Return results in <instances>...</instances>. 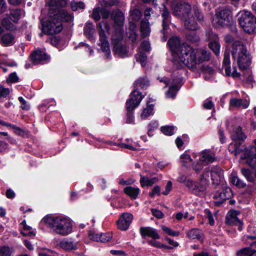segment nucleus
Listing matches in <instances>:
<instances>
[{
  "instance_id": "obj_59",
  "label": "nucleus",
  "mask_w": 256,
  "mask_h": 256,
  "mask_svg": "<svg viewBox=\"0 0 256 256\" xmlns=\"http://www.w3.org/2000/svg\"><path fill=\"white\" fill-rule=\"evenodd\" d=\"M181 161L183 163H188L192 161L190 156L186 154H182L180 156Z\"/></svg>"
},
{
  "instance_id": "obj_5",
  "label": "nucleus",
  "mask_w": 256,
  "mask_h": 256,
  "mask_svg": "<svg viewBox=\"0 0 256 256\" xmlns=\"http://www.w3.org/2000/svg\"><path fill=\"white\" fill-rule=\"evenodd\" d=\"M228 150L235 156L242 154L240 158L246 160V163L252 168H256V147L250 146L248 148L243 149L240 148L236 144H230L228 146Z\"/></svg>"
},
{
  "instance_id": "obj_48",
  "label": "nucleus",
  "mask_w": 256,
  "mask_h": 256,
  "mask_svg": "<svg viewBox=\"0 0 256 256\" xmlns=\"http://www.w3.org/2000/svg\"><path fill=\"white\" fill-rule=\"evenodd\" d=\"M161 131L165 135L172 136L174 134V127L169 126H163L161 128Z\"/></svg>"
},
{
  "instance_id": "obj_64",
  "label": "nucleus",
  "mask_w": 256,
  "mask_h": 256,
  "mask_svg": "<svg viewBox=\"0 0 256 256\" xmlns=\"http://www.w3.org/2000/svg\"><path fill=\"white\" fill-rule=\"evenodd\" d=\"M8 144L6 142L0 141V152H2L8 148Z\"/></svg>"
},
{
  "instance_id": "obj_21",
  "label": "nucleus",
  "mask_w": 256,
  "mask_h": 256,
  "mask_svg": "<svg viewBox=\"0 0 256 256\" xmlns=\"http://www.w3.org/2000/svg\"><path fill=\"white\" fill-rule=\"evenodd\" d=\"M32 60L35 64L46 61L48 58L46 53L42 50H38L34 52L32 54Z\"/></svg>"
},
{
  "instance_id": "obj_27",
  "label": "nucleus",
  "mask_w": 256,
  "mask_h": 256,
  "mask_svg": "<svg viewBox=\"0 0 256 256\" xmlns=\"http://www.w3.org/2000/svg\"><path fill=\"white\" fill-rule=\"evenodd\" d=\"M60 246L66 250H71L78 248V244L74 242L71 240L64 239L60 243Z\"/></svg>"
},
{
  "instance_id": "obj_23",
  "label": "nucleus",
  "mask_w": 256,
  "mask_h": 256,
  "mask_svg": "<svg viewBox=\"0 0 256 256\" xmlns=\"http://www.w3.org/2000/svg\"><path fill=\"white\" fill-rule=\"evenodd\" d=\"M142 236H148L154 239H158L160 236L156 229L150 227H142L140 230Z\"/></svg>"
},
{
  "instance_id": "obj_55",
  "label": "nucleus",
  "mask_w": 256,
  "mask_h": 256,
  "mask_svg": "<svg viewBox=\"0 0 256 256\" xmlns=\"http://www.w3.org/2000/svg\"><path fill=\"white\" fill-rule=\"evenodd\" d=\"M100 235L96 234L95 232H90L88 234L89 238L91 240L96 242H100Z\"/></svg>"
},
{
  "instance_id": "obj_32",
  "label": "nucleus",
  "mask_w": 256,
  "mask_h": 256,
  "mask_svg": "<svg viewBox=\"0 0 256 256\" xmlns=\"http://www.w3.org/2000/svg\"><path fill=\"white\" fill-rule=\"evenodd\" d=\"M124 192L132 198H136L140 192V189L138 188L128 186L126 187L124 190Z\"/></svg>"
},
{
  "instance_id": "obj_6",
  "label": "nucleus",
  "mask_w": 256,
  "mask_h": 256,
  "mask_svg": "<svg viewBox=\"0 0 256 256\" xmlns=\"http://www.w3.org/2000/svg\"><path fill=\"white\" fill-rule=\"evenodd\" d=\"M64 20L60 16L49 14L48 19L42 23V31L48 34L60 32L62 30V21Z\"/></svg>"
},
{
  "instance_id": "obj_29",
  "label": "nucleus",
  "mask_w": 256,
  "mask_h": 256,
  "mask_svg": "<svg viewBox=\"0 0 256 256\" xmlns=\"http://www.w3.org/2000/svg\"><path fill=\"white\" fill-rule=\"evenodd\" d=\"M140 175V182L142 187L150 186L154 183H156L159 181V179L158 177L150 178L148 176H142L141 174Z\"/></svg>"
},
{
  "instance_id": "obj_56",
  "label": "nucleus",
  "mask_w": 256,
  "mask_h": 256,
  "mask_svg": "<svg viewBox=\"0 0 256 256\" xmlns=\"http://www.w3.org/2000/svg\"><path fill=\"white\" fill-rule=\"evenodd\" d=\"M150 196L151 197H154L156 194L160 196V188L158 186H154L152 191L149 193Z\"/></svg>"
},
{
  "instance_id": "obj_34",
  "label": "nucleus",
  "mask_w": 256,
  "mask_h": 256,
  "mask_svg": "<svg viewBox=\"0 0 256 256\" xmlns=\"http://www.w3.org/2000/svg\"><path fill=\"white\" fill-rule=\"evenodd\" d=\"M242 174L244 176L248 182H254L255 178L253 175V172L248 168H242L240 170Z\"/></svg>"
},
{
  "instance_id": "obj_7",
  "label": "nucleus",
  "mask_w": 256,
  "mask_h": 256,
  "mask_svg": "<svg viewBox=\"0 0 256 256\" xmlns=\"http://www.w3.org/2000/svg\"><path fill=\"white\" fill-rule=\"evenodd\" d=\"M238 20L246 32L250 34L256 32V18L250 12L244 11L240 12Z\"/></svg>"
},
{
  "instance_id": "obj_44",
  "label": "nucleus",
  "mask_w": 256,
  "mask_h": 256,
  "mask_svg": "<svg viewBox=\"0 0 256 256\" xmlns=\"http://www.w3.org/2000/svg\"><path fill=\"white\" fill-rule=\"evenodd\" d=\"M94 31V25L92 23L88 22L86 24L84 28V32L88 36H90L92 35Z\"/></svg>"
},
{
  "instance_id": "obj_50",
  "label": "nucleus",
  "mask_w": 256,
  "mask_h": 256,
  "mask_svg": "<svg viewBox=\"0 0 256 256\" xmlns=\"http://www.w3.org/2000/svg\"><path fill=\"white\" fill-rule=\"evenodd\" d=\"M2 25L7 30H12L14 28V25L10 22L8 18H4L2 20Z\"/></svg>"
},
{
  "instance_id": "obj_40",
  "label": "nucleus",
  "mask_w": 256,
  "mask_h": 256,
  "mask_svg": "<svg viewBox=\"0 0 256 256\" xmlns=\"http://www.w3.org/2000/svg\"><path fill=\"white\" fill-rule=\"evenodd\" d=\"M136 60L140 63L142 66H144L146 65L147 57L144 52L139 51V52L136 55Z\"/></svg>"
},
{
  "instance_id": "obj_4",
  "label": "nucleus",
  "mask_w": 256,
  "mask_h": 256,
  "mask_svg": "<svg viewBox=\"0 0 256 256\" xmlns=\"http://www.w3.org/2000/svg\"><path fill=\"white\" fill-rule=\"evenodd\" d=\"M232 56L240 70H247L251 63V58L246 48L242 42L235 41L232 44Z\"/></svg>"
},
{
  "instance_id": "obj_39",
  "label": "nucleus",
  "mask_w": 256,
  "mask_h": 256,
  "mask_svg": "<svg viewBox=\"0 0 256 256\" xmlns=\"http://www.w3.org/2000/svg\"><path fill=\"white\" fill-rule=\"evenodd\" d=\"M179 90L178 84H174L172 86L168 92L166 93V96L168 98H173L176 95L177 92Z\"/></svg>"
},
{
  "instance_id": "obj_10",
  "label": "nucleus",
  "mask_w": 256,
  "mask_h": 256,
  "mask_svg": "<svg viewBox=\"0 0 256 256\" xmlns=\"http://www.w3.org/2000/svg\"><path fill=\"white\" fill-rule=\"evenodd\" d=\"M122 38L123 35L120 32H119L118 35L112 34V36L113 52L116 56L120 58H124L128 56V48L122 42Z\"/></svg>"
},
{
  "instance_id": "obj_52",
  "label": "nucleus",
  "mask_w": 256,
  "mask_h": 256,
  "mask_svg": "<svg viewBox=\"0 0 256 256\" xmlns=\"http://www.w3.org/2000/svg\"><path fill=\"white\" fill-rule=\"evenodd\" d=\"M150 44L149 42L147 41L143 42L139 48V51L143 52H148L150 50Z\"/></svg>"
},
{
  "instance_id": "obj_58",
  "label": "nucleus",
  "mask_w": 256,
  "mask_h": 256,
  "mask_svg": "<svg viewBox=\"0 0 256 256\" xmlns=\"http://www.w3.org/2000/svg\"><path fill=\"white\" fill-rule=\"evenodd\" d=\"M10 94V90L8 88L0 86V98L6 97Z\"/></svg>"
},
{
  "instance_id": "obj_60",
  "label": "nucleus",
  "mask_w": 256,
  "mask_h": 256,
  "mask_svg": "<svg viewBox=\"0 0 256 256\" xmlns=\"http://www.w3.org/2000/svg\"><path fill=\"white\" fill-rule=\"evenodd\" d=\"M205 213L206 215L208 218V219L209 224L212 226L214 225V222L212 213L208 210H205Z\"/></svg>"
},
{
  "instance_id": "obj_57",
  "label": "nucleus",
  "mask_w": 256,
  "mask_h": 256,
  "mask_svg": "<svg viewBox=\"0 0 256 256\" xmlns=\"http://www.w3.org/2000/svg\"><path fill=\"white\" fill-rule=\"evenodd\" d=\"M172 184L171 181H168L165 187V190L162 192L164 195H168L172 190Z\"/></svg>"
},
{
  "instance_id": "obj_25",
  "label": "nucleus",
  "mask_w": 256,
  "mask_h": 256,
  "mask_svg": "<svg viewBox=\"0 0 256 256\" xmlns=\"http://www.w3.org/2000/svg\"><path fill=\"white\" fill-rule=\"evenodd\" d=\"M162 8H161L160 11L162 12L161 14L163 18L162 27L163 32L164 33V32L168 28V24L170 22V13L164 4H162Z\"/></svg>"
},
{
  "instance_id": "obj_22",
  "label": "nucleus",
  "mask_w": 256,
  "mask_h": 256,
  "mask_svg": "<svg viewBox=\"0 0 256 256\" xmlns=\"http://www.w3.org/2000/svg\"><path fill=\"white\" fill-rule=\"evenodd\" d=\"M232 138L236 142H243L246 138V136L242 130L240 126L234 128L230 133Z\"/></svg>"
},
{
  "instance_id": "obj_38",
  "label": "nucleus",
  "mask_w": 256,
  "mask_h": 256,
  "mask_svg": "<svg viewBox=\"0 0 256 256\" xmlns=\"http://www.w3.org/2000/svg\"><path fill=\"white\" fill-rule=\"evenodd\" d=\"M149 85V81L143 78H140L134 83V86L137 88L140 87L142 88H146Z\"/></svg>"
},
{
  "instance_id": "obj_2",
  "label": "nucleus",
  "mask_w": 256,
  "mask_h": 256,
  "mask_svg": "<svg viewBox=\"0 0 256 256\" xmlns=\"http://www.w3.org/2000/svg\"><path fill=\"white\" fill-rule=\"evenodd\" d=\"M210 178L212 180L213 184H218L222 178V169L218 166L206 168L200 177L198 185L195 182L190 179L185 180L184 184L193 193L200 196L204 194L209 184Z\"/></svg>"
},
{
  "instance_id": "obj_12",
  "label": "nucleus",
  "mask_w": 256,
  "mask_h": 256,
  "mask_svg": "<svg viewBox=\"0 0 256 256\" xmlns=\"http://www.w3.org/2000/svg\"><path fill=\"white\" fill-rule=\"evenodd\" d=\"M100 30V41L101 48L104 52L106 53V57L110 55V52L108 42L106 40L105 36V32H108L110 26L108 24L104 21H102L98 24Z\"/></svg>"
},
{
  "instance_id": "obj_43",
  "label": "nucleus",
  "mask_w": 256,
  "mask_h": 256,
  "mask_svg": "<svg viewBox=\"0 0 256 256\" xmlns=\"http://www.w3.org/2000/svg\"><path fill=\"white\" fill-rule=\"evenodd\" d=\"M191 32H189L186 34V38L192 42H196L200 40L199 36L196 34L194 30H190Z\"/></svg>"
},
{
  "instance_id": "obj_18",
  "label": "nucleus",
  "mask_w": 256,
  "mask_h": 256,
  "mask_svg": "<svg viewBox=\"0 0 256 256\" xmlns=\"http://www.w3.org/2000/svg\"><path fill=\"white\" fill-rule=\"evenodd\" d=\"M232 190L229 188H226L222 191L216 192L214 196V198L218 203H222L226 200L229 199L232 196Z\"/></svg>"
},
{
  "instance_id": "obj_31",
  "label": "nucleus",
  "mask_w": 256,
  "mask_h": 256,
  "mask_svg": "<svg viewBox=\"0 0 256 256\" xmlns=\"http://www.w3.org/2000/svg\"><path fill=\"white\" fill-rule=\"evenodd\" d=\"M236 256H256V250L250 248H245L238 250Z\"/></svg>"
},
{
  "instance_id": "obj_20",
  "label": "nucleus",
  "mask_w": 256,
  "mask_h": 256,
  "mask_svg": "<svg viewBox=\"0 0 256 256\" xmlns=\"http://www.w3.org/2000/svg\"><path fill=\"white\" fill-rule=\"evenodd\" d=\"M230 108H246L249 106V102L245 100L238 98H232L230 100Z\"/></svg>"
},
{
  "instance_id": "obj_35",
  "label": "nucleus",
  "mask_w": 256,
  "mask_h": 256,
  "mask_svg": "<svg viewBox=\"0 0 256 256\" xmlns=\"http://www.w3.org/2000/svg\"><path fill=\"white\" fill-rule=\"evenodd\" d=\"M130 18L132 20L135 22L138 21L142 18L141 11L138 9L134 8L130 10Z\"/></svg>"
},
{
  "instance_id": "obj_45",
  "label": "nucleus",
  "mask_w": 256,
  "mask_h": 256,
  "mask_svg": "<svg viewBox=\"0 0 256 256\" xmlns=\"http://www.w3.org/2000/svg\"><path fill=\"white\" fill-rule=\"evenodd\" d=\"M153 108L152 106H150L148 104L146 108L144 109L142 114H140V117L142 119H144L148 117L149 116L152 114Z\"/></svg>"
},
{
  "instance_id": "obj_49",
  "label": "nucleus",
  "mask_w": 256,
  "mask_h": 256,
  "mask_svg": "<svg viewBox=\"0 0 256 256\" xmlns=\"http://www.w3.org/2000/svg\"><path fill=\"white\" fill-rule=\"evenodd\" d=\"M224 68L225 72L228 76H232L233 77H238L240 74L236 72V68H234L232 72L231 71L230 68V66H226Z\"/></svg>"
},
{
  "instance_id": "obj_47",
  "label": "nucleus",
  "mask_w": 256,
  "mask_h": 256,
  "mask_svg": "<svg viewBox=\"0 0 256 256\" xmlns=\"http://www.w3.org/2000/svg\"><path fill=\"white\" fill-rule=\"evenodd\" d=\"M161 228L164 232L166 234L170 236H179L180 232L178 231H174L170 228H168L165 226H162Z\"/></svg>"
},
{
  "instance_id": "obj_30",
  "label": "nucleus",
  "mask_w": 256,
  "mask_h": 256,
  "mask_svg": "<svg viewBox=\"0 0 256 256\" xmlns=\"http://www.w3.org/2000/svg\"><path fill=\"white\" fill-rule=\"evenodd\" d=\"M15 42L14 36L10 33H7L2 35L0 38L1 43L6 46L13 45Z\"/></svg>"
},
{
  "instance_id": "obj_42",
  "label": "nucleus",
  "mask_w": 256,
  "mask_h": 256,
  "mask_svg": "<svg viewBox=\"0 0 256 256\" xmlns=\"http://www.w3.org/2000/svg\"><path fill=\"white\" fill-rule=\"evenodd\" d=\"M12 250L8 246H0V256H11Z\"/></svg>"
},
{
  "instance_id": "obj_53",
  "label": "nucleus",
  "mask_w": 256,
  "mask_h": 256,
  "mask_svg": "<svg viewBox=\"0 0 256 256\" xmlns=\"http://www.w3.org/2000/svg\"><path fill=\"white\" fill-rule=\"evenodd\" d=\"M230 54L228 52H225L224 55V58L223 60V66H230Z\"/></svg>"
},
{
  "instance_id": "obj_17",
  "label": "nucleus",
  "mask_w": 256,
  "mask_h": 256,
  "mask_svg": "<svg viewBox=\"0 0 256 256\" xmlns=\"http://www.w3.org/2000/svg\"><path fill=\"white\" fill-rule=\"evenodd\" d=\"M239 214V212L236 210L229 211L226 216V223L229 225L238 226V230H241L242 222L238 217Z\"/></svg>"
},
{
  "instance_id": "obj_8",
  "label": "nucleus",
  "mask_w": 256,
  "mask_h": 256,
  "mask_svg": "<svg viewBox=\"0 0 256 256\" xmlns=\"http://www.w3.org/2000/svg\"><path fill=\"white\" fill-rule=\"evenodd\" d=\"M66 5V0H51L50 2L49 14L60 16L66 22L70 21L72 20V15L60 8L65 7Z\"/></svg>"
},
{
  "instance_id": "obj_33",
  "label": "nucleus",
  "mask_w": 256,
  "mask_h": 256,
  "mask_svg": "<svg viewBox=\"0 0 256 256\" xmlns=\"http://www.w3.org/2000/svg\"><path fill=\"white\" fill-rule=\"evenodd\" d=\"M140 32L144 37L148 36L150 32L148 20H142L140 22Z\"/></svg>"
},
{
  "instance_id": "obj_26",
  "label": "nucleus",
  "mask_w": 256,
  "mask_h": 256,
  "mask_svg": "<svg viewBox=\"0 0 256 256\" xmlns=\"http://www.w3.org/2000/svg\"><path fill=\"white\" fill-rule=\"evenodd\" d=\"M182 20L184 21V26L186 29L190 30H196L198 25L192 14L188 16V17L186 16V18H183Z\"/></svg>"
},
{
  "instance_id": "obj_16",
  "label": "nucleus",
  "mask_w": 256,
  "mask_h": 256,
  "mask_svg": "<svg viewBox=\"0 0 256 256\" xmlns=\"http://www.w3.org/2000/svg\"><path fill=\"white\" fill-rule=\"evenodd\" d=\"M132 219V214L128 212L122 214L117 222L118 228L123 230H126L130 226Z\"/></svg>"
},
{
  "instance_id": "obj_13",
  "label": "nucleus",
  "mask_w": 256,
  "mask_h": 256,
  "mask_svg": "<svg viewBox=\"0 0 256 256\" xmlns=\"http://www.w3.org/2000/svg\"><path fill=\"white\" fill-rule=\"evenodd\" d=\"M112 18L114 22V32L112 34L118 35L120 32L123 35V26L124 22V14L119 10L113 12Z\"/></svg>"
},
{
  "instance_id": "obj_11",
  "label": "nucleus",
  "mask_w": 256,
  "mask_h": 256,
  "mask_svg": "<svg viewBox=\"0 0 256 256\" xmlns=\"http://www.w3.org/2000/svg\"><path fill=\"white\" fill-rule=\"evenodd\" d=\"M172 8L174 10V13L175 15L179 16L182 19L190 16L191 6L182 0H175L172 4Z\"/></svg>"
},
{
  "instance_id": "obj_36",
  "label": "nucleus",
  "mask_w": 256,
  "mask_h": 256,
  "mask_svg": "<svg viewBox=\"0 0 256 256\" xmlns=\"http://www.w3.org/2000/svg\"><path fill=\"white\" fill-rule=\"evenodd\" d=\"M22 11L19 9L12 10L10 12V18L14 22H17L20 18Z\"/></svg>"
},
{
  "instance_id": "obj_14",
  "label": "nucleus",
  "mask_w": 256,
  "mask_h": 256,
  "mask_svg": "<svg viewBox=\"0 0 256 256\" xmlns=\"http://www.w3.org/2000/svg\"><path fill=\"white\" fill-rule=\"evenodd\" d=\"M143 98L144 96L136 89L134 90L130 94V98L126 102V107L128 111L130 112L137 107Z\"/></svg>"
},
{
  "instance_id": "obj_3",
  "label": "nucleus",
  "mask_w": 256,
  "mask_h": 256,
  "mask_svg": "<svg viewBox=\"0 0 256 256\" xmlns=\"http://www.w3.org/2000/svg\"><path fill=\"white\" fill-rule=\"evenodd\" d=\"M46 226L56 234L66 236L72 232L70 220L64 216H48L43 219Z\"/></svg>"
},
{
  "instance_id": "obj_63",
  "label": "nucleus",
  "mask_w": 256,
  "mask_h": 256,
  "mask_svg": "<svg viewBox=\"0 0 256 256\" xmlns=\"http://www.w3.org/2000/svg\"><path fill=\"white\" fill-rule=\"evenodd\" d=\"M152 211L153 215L158 218H162L164 216V214L160 210L152 209Z\"/></svg>"
},
{
  "instance_id": "obj_19",
  "label": "nucleus",
  "mask_w": 256,
  "mask_h": 256,
  "mask_svg": "<svg viewBox=\"0 0 256 256\" xmlns=\"http://www.w3.org/2000/svg\"><path fill=\"white\" fill-rule=\"evenodd\" d=\"M198 160L204 165L212 163L216 160L215 155L210 151L205 150L200 154Z\"/></svg>"
},
{
  "instance_id": "obj_1",
  "label": "nucleus",
  "mask_w": 256,
  "mask_h": 256,
  "mask_svg": "<svg viewBox=\"0 0 256 256\" xmlns=\"http://www.w3.org/2000/svg\"><path fill=\"white\" fill-rule=\"evenodd\" d=\"M174 58V63L178 67L184 64L189 68H194L197 64L208 60L210 53L205 49H194L186 44H180L178 36L170 38L168 42Z\"/></svg>"
},
{
  "instance_id": "obj_54",
  "label": "nucleus",
  "mask_w": 256,
  "mask_h": 256,
  "mask_svg": "<svg viewBox=\"0 0 256 256\" xmlns=\"http://www.w3.org/2000/svg\"><path fill=\"white\" fill-rule=\"evenodd\" d=\"M18 100L21 103V106L22 109L25 110H28L30 108V106L28 104L26 100L22 96L18 98Z\"/></svg>"
},
{
  "instance_id": "obj_24",
  "label": "nucleus",
  "mask_w": 256,
  "mask_h": 256,
  "mask_svg": "<svg viewBox=\"0 0 256 256\" xmlns=\"http://www.w3.org/2000/svg\"><path fill=\"white\" fill-rule=\"evenodd\" d=\"M109 12L106 9L98 8H95L92 14V17L96 20H98L101 16L104 18H108L109 16Z\"/></svg>"
},
{
  "instance_id": "obj_37",
  "label": "nucleus",
  "mask_w": 256,
  "mask_h": 256,
  "mask_svg": "<svg viewBox=\"0 0 256 256\" xmlns=\"http://www.w3.org/2000/svg\"><path fill=\"white\" fill-rule=\"evenodd\" d=\"M202 234V232L198 228H194L188 232L187 236L190 238L200 239Z\"/></svg>"
},
{
  "instance_id": "obj_28",
  "label": "nucleus",
  "mask_w": 256,
  "mask_h": 256,
  "mask_svg": "<svg viewBox=\"0 0 256 256\" xmlns=\"http://www.w3.org/2000/svg\"><path fill=\"white\" fill-rule=\"evenodd\" d=\"M230 179L232 184L239 188H244L246 186V184L238 176L236 171L232 172L230 176Z\"/></svg>"
},
{
  "instance_id": "obj_9",
  "label": "nucleus",
  "mask_w": 256,
  "mask_h": 256,
  "mask_svg": "<svg viewBox=\"0 0 256 256\" xmlns=\"http://www.w3.org/2000/svg\"><path fill=\"white\" fill-rule=\"evenodd\" d=\"M232 20V11L224 8L218 10L212 20V24L217 28L224 27L230 24Z\"/></svg>"
},
{
  "instance_id": "obj_46",
  "label": "nucleus",
  "mask_w": 256,
  "mask_h": 256,
  "mask_svg": "<svg viewBox=\"0 0 256 256\" xmlns=\"http://www.w3.org/2000/svg\"><path fill=\"white\" fill-rule=\"evenodd\" d=\"M204 164L200 162L198 159H196L192 164V169L196 172H199L203 168Z\"/></svg>"
},
{
  "instance_id": "obj_51",
  "label": "nucleus",
  "mask_w": 256,
  "mask_h": 256,
  "mask_svg": "<svg viewBox=\"0 0 256 256\" xmlns=\"http://www.w3.org/2000/svg\"><path fill=\"white\" fill-rule=\"evenodd\" d=\"M112 238L110 233L102 234L100 236V242H105L110 241Z\"/></svg>"
},
{
  "instance_id": "obj_62",
  "label": "nucleus",
  "mask_w": 256,
  "mask_h": 256,
  "mask_svg": "<svg viewBox=\"0 0 256 256\" xmlns=\"http://www.w3.org/2000/svg\"><path fill=\"white\" fill-rule=\"evenodd\" d=\"M102 2L103 4H102V5L106 7L116 5L118 3L117 0H112L110 2H108L106 0H104Z\"/></svg>"
},
{
  "instance_id": "obj_61",
  "label": "nucleus",
  "mask_w": 256,
  "mask_h": 256,
  "mask_svg": "<svg viewBox=\"0 0 256 256\" xmlns=\"http://www.w3.org/2000/svg\"><path fill=\"white\" fill-rule=\"evenodd\" d=\"M18 78L16 72L12 73L10 74L8 81L12 82H16L18 81Z\"/></svg>"
},
{
  "instance_id": "obj_15",
  "label": "nucleus",
  "mask_w": 256,
  "mask_h": 256,
  "mask_svg": "<svg viewBox=\"0 0 256 256\" xmlns=\"http://www.w3.org/2000/svg\"><path fill=\"white\" fill-rule=\"evenodd\" d=\"M206 36L208 39L210 40L209 44L210 48L216 56H218L220 52V44L218 36L210 30L206 32Z\"/></svg>"
},
{
  "instance_id": "obj_41",
  "label": "nucleus",
  "mask_w": 256,
  "mask_h": 256,
  "mask_svg": "<svg viewBox=\"0 0 256 256\" xmlns=\"http://www.w3.org/2000/svg\"><path fill=\"white\" fill-rule=\"evenodd\" d=\"M70 6L72 10L74 11L83 10L85 6L84 4L82 2H76L74 0L71 2Z\"/></svg>"
}]
</instances>
